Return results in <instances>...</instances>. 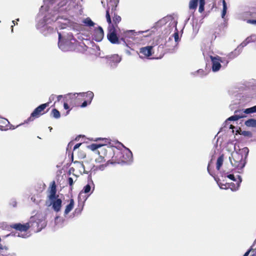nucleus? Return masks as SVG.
<instances>
[{
  "mask_svg": "<svg viewBox=\"0 0 256 256\" xmlns=\"http://www.w3.org/2000/svg\"><path fill=\"white\" fill-rule=\"evenodd\" d=\"M234 148V150L229 157L230 161L232 166L242 170L246 165V160L248 154L249 150L247 147L237 150L236 146Z\"/></svg>",
  "mask_w": 256,
  "mask_h": 256,
  "instance_id": "1",
  "label": "nucleus"
},
{
  "mask_svg": "<svg viewBox=\"0 0 256 256\" xmlns=\"http://www.w3.org/2000/svg\"><path fill=\"white\" fill-rule=\"evenodd\" d=\"M56 186L54 182L53 184L50 187V194L48 196V200L46 202V204L48 206H52V208L56 212H58L60 210L62 206V200L58 198V196L56 195Z\"/></svg>",
  "mask_w": 256,
  "mask_h": 256,
  "instance_id": "2",
  "label": "nucleus"
},
{
  "mask_svg": "<svg viewBox=\"0 0 256 256\" xmlns=\"http://www.w3.org/2000/svg\"><path fill=\"white\" fill-rule=\"evenodd\" d=\"M148 32H150L148 34L144 36L146 37L150 36L152 34L151 32H150V30L138 32H135L134 30H126L124 32L123 34L122 38H120V40H122L123 44L127 46L126 41V40H130L131 39L137 42L138 41L136 40V36H138L140 34H142L144 33H147Z\"/></svg>",
  "mask_w": 256,
  "mask_h": 256,
  "instance_id": "3",
  "label": "nucleus"
},
{
  "mask_svg": "<svg viewBox=\"0 0 256 256\" xmlns=\"http://www.w3.org/2000/svg\"><path fill=\"white\" fill-rule=\"evenodd\" d=\"M108 40L112 44H120L122 40H119L116 35V28L114 24L110 25L108 28V33L107 34Z\"/></svg>",
  "mask_w": 256,
  "mask_h": 256,
  "instance_id": "4",
  "label": "nucleus"
},
{
  "mask_svg": "<svg viewBox=\"0 0 256 256\" xmlns=\"http://www.w3.org/2000/svg\"><path fill=\"white\" fill-rule=\"evenodd\" d=\"M49 106V102L43 104L36 108L28 118V121H33L34 118H39L43 114L42 112Z\"/></svg>",
  "mask_w": 256,
  "mask_h": 256,
  "instance_id": "5",
  "label": "nucleus"
},
{
  "mask_svg": "<svg viewBox=\"0 0 256 256\" xmlns=\"http://www.w3.org/2000/svg\"><path fill=\"white\" fill-rule=\"evenodd\" d=\"M210 58L212 61V70L213 72H217L219 71L222 66L220 63H224L222 61V58L216 56H210Z\"/></svg>",
  "mask_w": 256,
  "mask_h": 256,
  "instance_id": "6",
  "label": "nucleus"
},
{
  "mask_svg": "<svg viewBox=\"0 0 256 256\" xmlns=\"http://www.w3.org/2000/svg\"><path fill=\"white\" fill-rule=\"evenodd\" d=\"M120 156V160L125 163H130L132 162V154L128 148L122 152H119Z\"/></svg>",
  "mask_w": 256,
  "mask_h": 256,
  "instance_id": "7",
  "label": "nucleus"
},
{
  "mask_svg": "<svg viewBox=\"0 0 256 256\" xmlns=\"http://www.w3.org/2000/svg\"><path fill=\"white\" fill-rule=\"evenodd\" d=\"M106 58L107 60V63L112 68H116L122 60L118 54L106 56Z\"/></svg>",
  "mask_w": 256,
  "mask_h": 256,
  "instance_id": "8",
  "label": "nucleus"
},
{
  "mask_svg": "<svg viewBox=\"0 0 256 256\" xmlns=\"http://www.w3.org/2000/svg\"><path fill=\"white\" fill-rule=\"evenodd\" d=\"M104 36V32L101 26H98L94 28L92 34L93 40L96 42H100L102 40Z\"/></svg>",
  "mask_w": 256,
  "mask_h": 256,
  "instance_id": "9",
  "label": "nucleus"
},
{
  "mask_svg": "<svg viewBox=\"0 0 256 256\" xmlns=\"http://www.w3.org/2000/svg\"><path fill=\"white\" fill-rule=\"evenodd\" d=\"M80 96L82 97L86 96L87 98V100L88 101V104H90L92 100L94 98V94L92 92L88 91L87 92H80V93H70L68 94V96H70V98H76V96Z\"/></svg>",
  "mask_w": 256,
  "mask_h": 256,
  "instance_id": "10",
  "label": "nucleus"
},
{
  "mask_svg": "<svg viewBox=\"0 0 256 256\" xmlns=\"http://www.w3.org/2000/svg\"><path fill=\"white\" fill-rule=\"evenodd\" d=\"M92 188V191L91 193H92L94 190V184L92 178H88L87 184L84 187L83 189L81 190V192L80 193L79 196L82 195V194L89 193L90 192Z\"/></svg>",
  "mask_w": 256,
  "mask_h": 256,
  "instance_id": "11",
  "label": "nucleus"
},
{
  "mask_svg": "<svg viewBox=\"0 0 256 256\" xmlns=\"http://www.w3.org/2000/svg\"><path fill=\"white\" fill-rule=\"evenodd\" d=\"M173 38H174V46H172L174 47V48H169L168 50L170 52H173L174 51V48L176 46H177L178 45V40H179V36H178V32H174V34L172 36V37H170L169 38V39H168V42H166V46H170V45L168 44L169 42L170 41H172L173 40Z\"/></svg>",
  "mask_w": 256,
  "mask_h": 256,
  "instance_id": "12",
  "label": "nucleus"
},
{
  "mask_svg": "<svg viewBox=\"0 0 256 256\" xmlns=\"http://www.w3.org/2000/svg\"><path fill=\"white\" fill-rule=\"evenodd\" d=\"M30 224L26 222L24 224H21L20 223L13 224L11 226V227L16 230L20 232H26L30 228Z\"/></svg>",
  "mask_w": 256,
  "mask_h": 256,
  "instance_id": "13",
  "label": "nucleus"
},
{
  "mask_svg": "<svg viewBox=\"0 0 256 256\" xmlns=\"http://www.w3.org/2000/svg\"><path fill=\"white\" fill-rule=\"evenodd\" d=\"M238 180L234 181L236 183L232 182L228 184V188H230L232 191L237 190L240 186V184L242 181V178L241 176L238 175Z\"/></svg>",
  "mask_w": 256,
  "mask_h": 256,
  "instance_id": "14",
  "label": "nucleus"
},
{
  "mask_svg": "<svg viewBox=\"0 0 256 256\" xmlns=\"http://www.w3.org/2000/svg\"><path fill=\"white\" fill-rule=\"evenodd\" d=\"M152 46H148L140 48V52L144 54L145 56H150L152 55Z\"/></svg>",
  "mask_w": 256,
  "mask_h": 256,
  "instance_id": "15",
  "label": "nucleus"
},
{
  "mask_svg": "<svg viewBox=\"0 0 256 256\" xmlns=\"http://www.w3.org/2000/svg\"><path fill=\"white\" fill-rule=\"evenodd\" d=\"M256 41V38L252 39V37H248L246 40L242 42L238 46H240V48H242H242L246 46L248 43L250 42H254Z\"/></svg>",
  "mask_w": 256,
  "mask_h": 256,
  "instance_id": "16",
  "label": "nucleus"
},
{
  "mask_svg": "<svg viewBox=\"0 0 256 256\" xmlns=\"http://www.w3.org/2000/svg\"><path fill=\"white\" fill-rule=\"evenodd\" d=\"M74 206V200L73 199L70 200V204L66 206L64 210V214H68L73 208Z\"/></svg>",
  "mask_w": 256,
  "mask_h": 256,
  "instance_id": "17",
  "label": "nucleus"
},
{
  "mask_svg": "<svg viewBox=\"0 0 256 256\" xmlns=\"http://www.w3.org/2000/svg\"><path fill=\"white\" fill-rule=\"evenodd\" d=\"M82 22L86 26H88L89 28L94 26L96 24L90 18L84 19Z\"/></svg>",
  "mask_w": 256,
  "mask_h": 256,
  "instance_id": "18",
  "label": "nucleus"
},
{
  "mask_svg": "<svg viewBox=\"0 0 256 256\" xmlns=\"http://www.w3.org/2000/svg\"><path fill=\"white\" fill-rule=\"evenodd\" d=\"M245 124L247 126L256 128V120L254 119H249L246 121Z\"/></svg>",
  "mask_w": 256,
  "mask_h": 256,
  "instance_id": "19",
  "label": "nucleus"
},
{
  "mask_svg": "<svg viewBox=\"0 0 256 256\" xmlns=\"http://www.w3.org/2000/svg\"><path fill=\"white\" fill-rule=\"evenodd\" d=\"M224 155L223 154H222L221 156H220L218 160H217V162H216V169L218 170H220V167L222 166V164H223V162H224Z\"/></svg>",
  "mask_w": 256,
  "mask_h": 256,
  "instance_id": "20",
  "label": "nucleus"
},
{
  "mask_svg": "<svg viewBox=\"0 0 256 256\" xmlns=\"http://www.w3.org/2000/svg\"><path fill=\"white\" fill-rule=\"evenodd\" d=\"M198 0H190L189 2V8L190 10H195L198 6Z\"/></svg>",
  "mask_w": 256,
  "mask_h": 256,
  "instance_id": "21",
  "label": "nucleus"
},
{
  "mask_svg": "<svg viewBox=\"0 0 256 256\" xmlns=\"http://www.w3.org/2000/svg\"><path fill=\"white\" fill-rule=\"evenodd\" d=\"M227 5L225 0H222V18H224V16L226 14Z\"/></svg>",
  "mask_w": 256,
  "mask_h": 256,
  "instance_id": "22",
  "label": "nucleus"
},
{
  "mask_svg": "<svg viewBox=\"0 0 256 256\" xmlns=\"http://www.w3.org/2000/svg\"><path fill=\"white\" fill-rule=\"evenodd\" d=\"M52 114L54 118H58L60 116V112L56 108H54L52 111Z\"/></svg>",
  "mask_w": 256,
  "mask_h": 256,
  "instance_id": "23",
  "label": "nucleus"
},
{
  "mask_svg": "<svg viewBox=\"0 0 256 256\" xmlns=\"http://www.w3.org/2000/svg\"><path fill=\"white\" fill-rule=\"evenodd\" d=\"M121 20V18L120 16L118 15H115L114 17L113 18V22L115 24L116 26H114L116 28L117 27V24L119 23Z\"/></svg>",
  "mask_w": 256,
  "mask_h": 256,
  "instance_id": "24",
  "label": "nucleus"
},
{
  "mask_svg": "<svg viewBox=\"0 0 256 256\" xmlns=\"http://www.w3.org/2000/svg\"><path fill=\"white\" fill-rule=\"evenodd\" d=\"M106 18L107 22L109 24V26L110 25H112V24L111 18H110V14L109 13V8H108L106 11Z\"/></svg>",
  "mask_w": 256,
  "mask_h": 256,
  "instance_id": "25",
  "label": "nucleus"
},
{
  "mask_svg": "<svg viewBox=\"0 0 256 256\" xmlns=\"http://www.w3.org/2000/svg\"><path fill=\"white\" fill-rule=\"evenodd\" d=\"M241 116H237V114H236L234 113V116H230L229 118H228L227 119L226 122L229 121V120H234V121L237 120H239Z\"/></svg>",
  "mask_w": 256,
  "mask_h": 256,
  "instance_id": "26",
  "label": "nucleus"
},
{
  "mask_svg": "<svg viewBox=\"0 0 256 256\" xmlns=\"http://www.w3.org/2000/svg\"><path fill=\"white\" fill-rule=\"evenodd\" d=\"M102 145L100 144H93L90 146V148L92 150H95L98 148L102 147Z\"/></svg>",
  "mask_w": 256,
  "mask_h": 256,
  "instance_id": "27",
  "label": "nucleus"
},
{
  "mask_svg": "<svg viewBox=\"0 0 256 256\" xmlns=\"http://www.w3.org/2000/svg\"><path fill=\"white\" fill-rule=\"evenodd\" d=\"M234 113L237 114V116H242L240 118L246 117V115L243 110H236Z\"/></svg>",
  "mask_w": 256,
  "mask_h": 256,
  "instance_id": "28",
  "label": "nucleus"
},
{
  "mask_svg": "<svg viewBox=\"0 0 256 256\" xmlns=\"http://www.w3.org/2000/svg\"><path fill=\"white\" fill-rule=\"evenodd\" d=\"M233 52L234 54H235V56H238L242 52V48L238 46Z\"/></svg>",
  "mask_w": 256,
  "mask_h": 256,
  "instance_id": "29",
  "label": "nucleus"
},
{
  "mask_svg": "<svg viewBox=\"0 0 256 256\" xmlns=\"http://www.w3.org/2000/svg\"><path fill=\"white\" fill-rule=\"evenodd\" d=\"M205 2H200V6L198 11L200 12H202L204 10V6Z\"/></svg>",
  "mask_w": 256,
  "mask_h": 256,
  "instance_id": "30",
  "label": "nucleus"
},
{
  "mask_svg": "<svg viewBox=\"0 0 256 256\" xmlns=\"http://www.w3.org/2000/svg\"><path fill=\"white\" fill-rule=\"evenodd\" d=\"M240 134L244 136L248 137H250L252 136V133L249 131L244 130Z\"/></svg>",
  "mask_w": 256,
  "mask_h": 256,
  "instance_id": "31",
  "label": "nucleus"
},
{
  "mask_svg": "<svg viewBox=\"0 0 256 256\" xmlns=\"http://www.w3.org/2000/svg\"><path fill=\"white\" fill-rule=\"evenodd\" d=\"M68 182L70 186V190H72V185L74 183V180L72 178L70 177L68 178Z\"/></svg>",
  "mask_w": 256,
  "mask_h": 256,
  "instance_id": "32",
  "label": "nucleus"
},
{
  "mask_svg": "<svg viewBox=\"0 0 256 256\" xmlns=\"http://www.w3.org/2000/svg\"><path fill=\"white\" fill-rule=\"evenodd\" d=\"M227 57H228V60H232V59H234V58H236L237 56H235V54H234V52H232L229 53L227 55Z\"/></svg>",
  "mask_w": 256,
  "mask_h": 256,
  "instance_id": "33",
  "label": "nucleus"
},
{
  "mask_svg": "<svg viewBox=\"0 0 256 256\" xmlns=\"http://www.w3.org/2000/svg\"><path fill=\"white\" fill-rule=\"evenodd\" d=\"M227 177L228 178H229L230 179L234 180V181H236V180H238V177L236 178H235V176H234V174H230L228 175L227 176Z\"/></svg>",
  "mask_w": 256,
  "mask_h": 256,
  "instance_id": "34",
  "label": "nucleus"
},
{
  "mask_svg": "<svg viewBox=\"0 0 256 256\" xmlns=\"http://www.w3.org/2000/svg\"><path fill=\"white\" fill-rule=\"evenodd\" d=\"M196 73H198L199 75L200 76H205L206 74H204V72L203 70L200 69L197 72H196Z\"/></svg>",
  "mask_w": 256,
  "mask_h": 256,
  "instance_id": "35",
  "label": "nucleus"
},
{
  "mask_svg": "<svg viewBox=\"0 0 256 256\" xmlns=\"http://www.w3.org/2000/svg\"><path fill=\"white\" fill-rule=\"evenodd\" d=\"M102 140L103 141H104V143L102 144V146L106 145L107 144H110V140L109 139H108V138H102Z\"/></svg>",
  "mask_w": 256,
  "mask_h": 256,
  "instance_id": "36",
  "label": "nucleus"
},
{
  "mask_svg": "<svg viewBox=\"0 0 256 256\" xmlns=\"http://www.w3.org/2000/svg\"><path fill=\"white\" fill-rule=\"evenodd\" d=\"M88 104V100H84L80 106L82 108H85L86 107L88 104Z\"/></svg>",
  "mask_w": 256,
  "mask_h": 256,
  "instance_id": "37",
  "label": "nucleus"
},
{
  "mask_svg": "<svg viewBox=\"0 0 256 256\" xmlns=\"http://www.w3.org/2000/svg\"><path fill=\"white\" fill-rule=\"evenodd\" d=\"M222 61L224 62V63H222L224 65V67H226L229 62V60H226L224 58H222Z\"/></svg>",
  "mask_w": 256,
  "mask_h": 256,
  "instance_id": "38",
  "label": "nucleus"
},
{
  "mask_svg": "<svg viewBox=\"0 0 256 256\" xmlns=\"http://www.w3.org/2000/svg\"><path fill=\"white\" fill-rule=\"evenodd\" d=\"M56 95H54V94H52V95L50 96V98H49V102H49V104H50V102H51L52 101H53V100H54V98H56Z\"/></svg>",
  "mask_w": 256,
  "mask_h": 256,
  "instance_id": "39",
  "label": "nucleus"
},
{
  "mask_svg": "<svg viewBox=\"0 0 256 256\" xmlns=\"http://www.w3.org/2000/svg\"><path fill=\"white\" fill-rule=\"evenodd\" d=\"M249 108L252 113L256 112V106L250 108Z\"/></svg>",
  "mask_w": 256,
  "mask_h": 256,
  "instance_id": "40",
  "label": "nucleus"
},
{
  "mask_svg": "<svg viewBox=\"0 0 256 256\" xmlns=\"http://www.w3.org/2000/svg\"><path fill=\"white\" fill-rule=\"evenodd\" d=\"M112 2L114 4V8H116V7L117 5L118 4V2H119V0H112Z\"/></svg>",
  "mask_w": 256,
  "mask_h": 256,
  "instance_id": "41",
  "label": "nucleus"
},
{
  "mask_svg": "<svg viewBox=\"0 0 256 256\" xmlns=\"http://www.w3.org/2000/svg\"><path fill=\"white\" fill-rule=\"evenodd\" d=\"M244 114H252L250 109L249 108H246L244 110Z\"/></svg>",
  "mask_w": 256,
  "mask_h": 256,
  "instance_id": "42",
  "label": "nucleus"
},
{
  "mask_svg": "<svg viewBox=\"0 0 256 256\" xmlns=\"http://www.w3.org/2000/svg\"><path fill=\"white\" fill-rule=\"evenodd\" d=\"M106 166V165L102 164L98 166V169L100 170H103Z\"/></svg>",
  "mask_w": 256,
  "mask_h": 256,
  "instance_id": "43",
  "label": "nucleus"
},
{
  "mask_svg": "<svg viewBox=\"0 0 256 256\" xmlns=\"http://www.w3.org/2000/svg\"><path fill=\"white\" fill-rule=\"evenodd\" d=\"M218 184L219 186L220 187V188H222V189L226 188V185H225V184H221L220 183V184Z\"/></svg>",
  "mask_w": 256,
  "mask_h": 256,
  "instance_id": "44",
  "label": "nucleus"
},
{
  "mask_svg": "<svg viewBox=\"0 0 256 256\" xmlns=\"http://www.w3.org/2000/svg\"><path fill=\"white\" fill-rule=\"evenodd\" d=\"M82 144L81 143H78V144H76L74 147V150H76V149L78 148Z\"/></svg>",
  "mask_w": 256,
  "mask_h": 256,
  "instance_id": "45",
  "label": "nucleus"
},
{
  "mask_svg": "<svg viewBox=\"0 0 256 256\" xmlns=\"http://www.w3.org/2000/svg\"><path fill=\"white\" fill-rule=\"evenodd\" d=\"M74 163H77L80 166V167H81V168H82L84 169V166L82 163L80 162H78V161H76L74 162Z\"/></svg>",
  "mask_w": 256,
  "mask_h": 256,
  "instance_id": "46",
  "label": "nucleus"
},
{
  "mask_svg": "<svg viewBox=\"0 0 256 256\" xmlns=\"http://www.w3.org/2000/svg\"><path fill=\"white\" fill-rule=\"evenodd\" d=\"M64 109H66V110H68L69 108V106H68V104L66 102L64 103Z\"/></svg>",
  "mask_w": 256,
  "mask_h": 256,
  "instance_id": "47",
  "label": "nucleus"
},
{
  "mask_svg": "<svg viewBox=\"0 0 256 256\" xmlns=\"http://www.w3.org/2000/svg\"><path fill=\"white\" fill-rule=\"evenodd\" d=\"M18 236H19V237H22V238H26L27 237V236H26V234H20V233L18 234Z\"/></svg>",
  "mask_w": 256,
  "mask_h": 256,
  "instance_id": "48",
  "label": "nucleus"
},
{
  "mask_svg": "<svg viewBox=\"0 0 256 256\" xmlns=\"http://www.w3.org/2000/svg\"><path fill=\"white\" fill-rule=\"evenodd\" d=\"M125 52H126V53L128 55L130 56V55H131V54H132V53H131V52H130V50H128V49L126 50H125Z\"/></svg>",
  "mask_w": 256,
  "mask_h": 256,
  "instance_id": "49",
  "label": "nucleus"
},
{
  "mask_svg": "<svg viewBox=\"0 0 256 256\" xmlns=\"http://www.w3.org/2000/svg\"><path fill=\"white\" fill-rule=\"evenodd\" d=\"M62 95H59V96H56V98H57V101H58V102H59V101L61 100V98H62Z\"/></svg>",
  "mask_w": 256,
  "mask_h": 256,
  "instance_id": "50",
  "label": "nucleus"
},
{
  "mask_svg": "<svg viewBox=\"0 0 256 256\" xmlns=\"http://www.w3.org/2000/svg\"><path fill=\"white\" fill-rule=\"evenodd\" d=\"M41 222H42V228H43V227H44L46 225V222L44 220H42L41 221Z\"/></svg>",
  "mask_w": 256,
  "mask_h": 256,
  "instance_id": "51",
  "label": "nucleus"
},
{
  "mask_svg": "<svg viewBox=\"0 0 256 256\" xmlns=\"http://www.w3.org/2000/svg\"><path fill=\"white\" fill-rule=\"evenodd\" d=\"M250 251V249L248 250L243 256H248Z\"/></svg>",
  "mask_w": 256,
  "mask_h": 256,
  "instance_id": "52",
  "label": "nucleus"
},
{
  "mask_svg": "<svg viewBox=\"0 0 256 256\" xmlns=\"http://www.w3.org/2000/svg\"><path fill=\"white\" fill-rule=\"evenodd\" d=\"M159 22L160 23V24H164V23H165L166 22V19L165 18H163V19L160 20Z\"/></svg>",
  "mask_w": 256,
  "mask_h": 256,
  "instance_id": "53",
  "label": "nucleus"
},
{
  "mask_svg": "<svg viewBox=\"0 0 256 256\" xmlns=\"http://www.w3.org/2000/svg\"><path fill=\"white\" fill-rule=\"evenodd\" d=\"M2 121L4 122V124L9 123L8 121L6 119H4V120H2Z\"/></svg>",
  "mask_w": 256,
  "mask_h": 256,
  "instance_id": "54",
  "label": "nucleus"
},
{
  "mask_svg": "<svg viewBox=\"0 0 256 256\" xmlns=\"http://www.w3.org/2000/svg\"><path fill=\"white\" fill-rule=\"evenodd\" d=\"M251 22L253 24H256V20H252Z\"/></svg>",
  "mask_w": 256,
  "mask_h": 256,
  "instance_id": "55",
  "label": "nucleus"
},
{
  "mask_svg": "<svg viewBox=\"0 0 256 256\" xmlns=\"http://www.w3.org/2000/svg\"><path fill=\"white\" fill-rule=\"evenodd\" d=\"M16 202H13V204H12V206H16Z\"/></svg>",
  "mask_w": 256,
  "mask_h": 256,
  "instance_id": "56",
  "label": "nucleus"
},
{
  "mask_svg": "<svg viewBox=\"0 0 256 256\" xmlns=\"http://www.w3.org/2000/svg\"><path fill=\"white\" fill-rule=\"evenodd\" d=\"M100 160H98V162H102L104 159V158L100 156Z\"/></svg>",
  "mask_w": 256,
  "mask_h": 256,
  "instance_id": "57",
  "label": "nucleus"
},
{
  "mask_svg": "<svg viewBox=\"0 0 256 256\" xmlns=\"http://www.w3.org/2000/svg\"><path fill=\"white\" fill-rule=\"evenodd\" d=\"M12 24H14V25H15V24H16V22H15V21H14V20H12Z\"/></svg>",
  "mask_w": 256,
  "mask_h": 256,
  "instance_id": "58",
  "label": "nucleus"
},
{
  "mask_svg": "<svg viewBox=\"0 0 256 256\" xmlns=\"http://www.w3.org/2000/svg\"><path fill=\"white\" fill-rule=\"evenodd\" d=\"M200 2H205V0H199Z\"/></svg>",
  "mask_w": 256,
  "mask_h": 256,
  "instance_id": "59",
  "label": "nucleus"
},
{
  "mask_svg": "<svg viewBox=\"0 0 256 256\" xmlns=\"http://www.w3.org/2000/svg\"><path fill=\"white\" fill-rule=\"evenodd\" d=\"M13 26H12L11 28H12V32H13Z\"/></svg>",
  "mask_w": 256,
  "mask_h": 256,
  "instance_id": "60",
  "label": "nucleus"
},
{
  "mask_svg": "<svg viewBox=\"0 0 256 256\" xmlns=\"http://www.w3.org/2000/svg\"><path fill=\"white\" fill-rule=\"evenodd\" d=\"M58 218V216H56V218H55V220H56Z\"/></svg>",
  "mask_w": 256,
  "mask_h": 256,
  "instance_id": "61",
  "label": "nucleus"
},
{
  "mask_svg": "<svg viewBox=\"0 0 256 256\" xmlns=\"http://www.w3.org/2000/svg\"><path fill=\"white\" fill-rule=\"evenodd\" d=\"M208 172L210 173V172H209V166L208 167Z\"/></svg>",
  "mask_w": 256,
  "mask_h": 256,
  "instance_id": "62",
  "label": "nucleus"
},
{
  "mask_svg": "<svg viewBox=\"0 0 256 256\" xmlns=\"http://www.w3.org/2000/svg\"><path fill=\"white\" fill-rule=\"evenodd\" d=\"M68 113H69V110L67 111V112H66V115H67V114H68Z\"/></svg>",
  "mask_w": 256,
  "mask_h": 256,
  "instance_id": "63",
  "label": "nucleus"
},
{
  "mask_svg": "<svg viewBox=\"0 0 256 256\" xmlns=\"http://www.w3.org/2000/svg\"><path fill=\"white\" fill-rule=\"evenodd\" d=\"M49 128H50V130H52V128L51 127H49Z\"/></svg>",
  "mask_w": 256,
  "mask_h": 256,
  "instance_id": "64",
  "label": "nucleus"
}]
</instances>
